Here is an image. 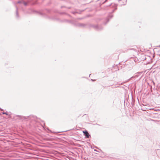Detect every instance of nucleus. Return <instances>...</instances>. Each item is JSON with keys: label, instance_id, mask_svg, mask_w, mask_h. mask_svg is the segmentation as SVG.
Segmentation results:
<instances>
[{"label": "nucleus", "instance_id": "nucleus-1", "mask_svg": "<svg viewBox=\"0 0 160 160\" xmlns=\"http://www.w3.org/2000/svg\"><path fill=\"white\" fill-rule=\"evenodd\" d=\"M83 132L84 134V135L86 136L87 138H89L90 137V135L87 131H83Z\"/></svg>", "mask_w": 160, "mask_h": 160}]
</instances>
